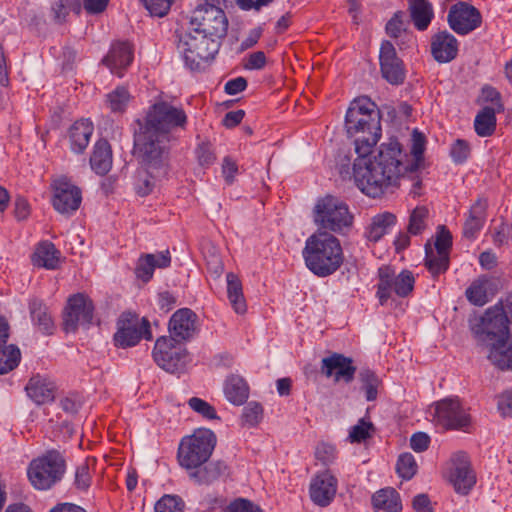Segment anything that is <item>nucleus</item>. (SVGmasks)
Listing matches in <instances>:
<instances>
[{
  "mask_svg": "<svg viewBox=\"0 0 512 512\" xmlns=\"http://www.w3.org/2000/svg\"><path fill=\"white\" fill-rule=\"evenodd\" d=\"M408 10L415 28L425 31L434 17L432 4L428 0H408Z\"/></svg>",
  "mask_w": 512,
  "mask_h": 512,
  "instance_id": "c756f323",
  "label": "nucleus"
},
{
  "mask_svg": "<svg viewBox=\"0 0 512 512\" xmlns=\"http://www.w3.org/2000/svg\"><path fill=\"white\" fill-rule=\"evenodd\" d=\"M396 470L403 479H411L417 472V463L411 453H403L399 456Z\"/></svg>",
  "mask_w": 512,
  "mask_h": 512,
  "instance_id": "49530a36",
  "label": "nucleus"
},
{
  "mask_svg": "<svg viewBox=\"0 0 512 512\" xmlns=\"http://www.w3.org/2000/svg\"><path fill=\"white\" fill-rule=\"evenodd\" d=\"M404 13L396 12L386 24V32L390 37L398 38L405 31Z\"/></svg>",
  "mask_w": 512,
  "mask_h": 512,
  "instance_id": "680f3d73",
  "label": "nucleus"
},
{
  "mask_svg": "<svg viewBox=\"0 0 512 512\" xmlns=\"http://www.w3.org/2000/svg\"><path fill=\"white\" fill-rule=\"evenodd\" d=\"M510 320L505 312L502 299L487 308L481 315L469 320L474 338L493 350H502L508 342Z\"/></svg>",
  "mask_w": 512,
  "mask_h": 512,
  "instance_id": "20e7f679",
  "label": "nucleus"
},
{
  "mask_svg": "<svg viewBox=\"0 0 512 512\" xmlns=\"http://www.w3.org/2000/svg\"><path fill=\"white\" fill-rule=\"evenodd\" d=\"M428 414L436 427L444 430L465 431L471 416L458 397L442 399L429 407Z\"/></svg>",
  "mask_w": 512,
  "mask_h": 512,
  "instance_id": "9b49d317",
  "label": "nucleus"
},
{
  "mask_svg": "<svg viewBox=\"0 0 512 512\" xmlns=\"http://www.w3.org/2000/svg\"><path fill=\"white\" fill-rule=\"evenodd\" d=\"M223 512H263V510L252 501L240 497L231 501Z\"/></svg>",
  "mask_w": 512,
  "mask_h": 512,
  "instance_id": "4d7b16f0",
  "label": "nucleus"
},
{
  "mask_svg": "<svg viewBox=\"0 0 512 512\" xmlns=\"http://www.w3.org/2000/svg\"><path fill=\"white\" fill-rule=\"evenodd\" d=\"M380 112L377 106L368 97L355 99L346 112L345 125L347 133L355 136L362 133L355 139V151L358 157L353 166L360 159H369L372 147L381 137Z\"/></svg>",
  "mask_w": 512,
  "mask_h": 512,
  "instance_id": "f03ea898",
  "label": "nucleus"
},
{
  "mask_svg": "<svg viewBox=\"0 0 512 512\" xmlns=\"http://www.w3.org/2000/svg\"><path fill=\"white\" fill-rule=\"evenodd\" d=\"M450 156L454 163H464L470 156L469 143L466 140L457 139L451 146Z\"/></svg>",
  "mask_w": 512,
  "mask_h": 512,
  "instance_id": "6e6d98bb",
  "label": "nucleus"
},
{
  "mask_svg": "<svg viewBox=\"0 0 512 512\" xmlns=\"http://www.w3.org/2000/svg\"><path fill=\"white\" fill-rule=\"evenodd\" d=\"M130 93L124 86H118L116 89L106 95V104L114 113L125 111L129 101Z\"/></svg>",
  "mask_w": 512,
  "mask_h": 512,
  "instance_id": "37998d69",
  "label": "nucleus"
},
{
  "mask_svg": "<svg viewBox=\"0 0 512 512\" xmlns=\"http://www.w3.org/2000/svg\"><path fill=\"white\" fill-rule=\"evenodd\" d=\"M154 362L164 371L181 373L190 363L189 354H152Z\"/></svg>",
  "mask_w": 512,
  "mask_h": 512,
  "instance_id": "c9c22d12",
  "label": "nucleus"
},
{
  "mask_svg": "<svg viewBox=\"0 0 512 512\" xmlns=\"http://www.w3.org/2000/svg\"><path fill=\"white\" fill-rule=\"evenodd\" d=\"M151 16H166L175 0H140Z\"/></svg>",
  "mask_w": 512,
  "mask_h": 512,
  "instance_id": "864d4df0",
  "label": "nucleus"
},
{
  "mask_svg": "<svg viewBox=\"0 0 512 512\" xmlns=\"http://www.w3.org/2000/svg\"><path fill=\"white\" fill-rule=\"evenodd\" d=\"M322 372L326 377H334L335 382L350 383L354 379L356 367L353 360L343 354H332L322 360Z\"/></svg>",
  "mask_w": 512,
  "mask_h": 512,
  "instance_id": "b1692460",
  "label": "nucleus"
},
{
  "mask_svg": "<svg viewBox=\"0 0 512 512\" xmlns=\"http://www.w3.org/2000/svg\"><path fill=\"white\" fill-rule=\"evenodd\" d=\"M448 479L453 485L455 491L462 495H467L476 483V475L471 468V463L467 453L463 451L456 452L450 460Z\"/></svg>",
  "mask_w": 512,
  "mask_h": 512,
  "instance_id": "a211bd4d",
  "label": "nucleus"
},
{
  "mask_svg": "<svg viewBox=\"0 0 512 512\" xmlns=\"http://www.w3.org/2000/svg\"><path fill=\"white\" fill-rule=\"evenodd\" d=\"M166 174H156L152 169L140 165L133 178V186L137 195L145 197L149 195L156 184V181Z\"/></svg>",
  "mask_w": 512,
  "mask_h": 512,
  "instance_id": "72a5a7b5",
  "label": "nucleus"
},
{
  "mask_svg": "<svg viewBox=\"0 0 512 512\" xmlns=\"http://www.w3.org/2000/svg\"><path fill=\"white\" fill-rule=\"evenodd\" d=\"M488 360L500 371H512V354H488Z\"/></svg>",
  "mask_w": 512,
  "mask_h": 512,
  "instance_id": "0e129e2a",
  "label": "nucleus"
},
{
  "mask_svg": "<svg viewBox=\"0 0 512 512\" xmlns=\"http://www.w3.org/2000/svg\"><path fill=\"white\" fill-rule=\"evenodd\" d=\"M51 187L53 190L52 206L58 213L70 216L79 209L82 192L69 178L66 176L55 178Z\"/></svg>",
  "mask_w": 512,
  "mask_h": 512,
  "instance_id": "dca6fc26",
  "label": "nucleus"
},
{
  "mask_svg": "<svg viewBox=\"0 0 512 512\" xmlns=\"http://www.w3.org/2000/svg\"><path fill=\"white\" fill-rule=\"evenodd\" d=\"M498 292V281L488 277L480 276L473 280L465 291L469 303L482 307Z\"/></svg>",
  "mask_w": 512,
  "mask_h": 512,
  "instance_id": "393cba45",
  "label": "nucleus"
},
{
  "mask_svg": "<svg viewBox=\"0 0 512 512\" xmlns=\"http://www.w3.org/2000/svg\"><path fill=\"white\" fill-rule=\"evenodd\" d=\"M337 456L336 448L328 443H320L316 447L315 457L322 462L323 465H330Z\"/></svg>",
  "mask_w": 512,
  "mask_h": 512,
  "instance_id": "052dcab7",
  "label": "nucleus"
},
{
  "mask_svg": "<svg viewBox=\"0 0 512 512\" xmlns=\"http://www.w3.org/2000/svg\"><path fill=\"white\" fill-rule=\"evenodd\" d=\"M359 378L362 383V390L365 393L367 401H374L378 396V387L380 386V380L376 374L371 370H362L359 373Z\"/></svg>",
  "mask_w": 512,
  "mask_h": 512,
  "instance_id": "c03bdc74",
  "label": "nucleus"
},
{
  "mask_svg": "<svg viewBox=\"0 0 512 512\" xmlns=\"http://www.w3.org/2000/svg\"><path fill=\"white\" fill-rule=\"evenodd\" d=\"M172 140L159 137L141 128L134 130V155L139 164L156 174H167L169 168V143Z\"/></svg>",
  "mask_w": 512,
  "mask_h": 512,
  "instance_id": "423d86ee",
  "label": "nucleus"
},
{
  "mask_svg": "<svg viewBox=\"0 0 512 512\" xmlns=\"http://www.w3.org/2000/svg\"><path fill=\"white\" fill-rule=\"evenodd\" d=\"M431 54L440 64L453 61L459 51V42L450 32L439 31L431 37Z\"/></svg>",
  "mask_w": 512,
  "mask_h": 512,
  "instance_id": "5701e85b",
  "label": "nucleus"
},
{
  "mask_svg": "<svg viewBox=\"0 0 512 512\" xmlns=\"http://www.w3.org/2000/svg\"><path fill=\"white\" fill-rule=\"evenodd\" d=\"M425 266L433 277L445 273L449 268V256L434 251L428 244L425 246Z\"/></svg>",
  "mask_w": 512,
  "mask_h": 512,
  "instance_id": "a19ab883",
  "label": "nucleus"
},
{
  "mask_svg": "<svg viewBox=\"0 0 512 512\" xmlns=\"http://www.w3.org/2000/svg\"><path fill=\"white\" fill-rule=\"evenodd\" d=\"M219 3V0H205L203 4L198 5L191 16V29L216 38L225 37L228 20Z\"/></svg>",
  "mask_w": 512,
  "mask_h": 512,
  "instance_id": "4468645a",
  "label": "nucleus"
},
{
  "mask_svg": "<svg viewBox=\"0 0 512 512\" xmlns=\"http://www.w3.org/2000/svg\"><path fill=\"white\" fill-rule=\"evenodd\" d=\"M430 444V437L423 432H418L412 435L410 439V446L415 452H423L428 449Z\"/></svg>",
  "mask_w": 512,
  "mask_h": 512,
  "instance_id": "774afa93",
  "label": "nucleus"
},
{
  "mask_svg": "<svg viewBox=\"0 0 512 512\" xmlns=\"http://www.w3.org/2000/svg\"><path fill=\"white\" fill-rule=\"evenodd\" d=\"M198 331L197 315L189 308H181L173 313L168 324V336L156 340L154 352H168L177 345L191 340Z\"/></svg>",
  "mask_w": 512,
  "mask_h": 512,
  "instance_id": "9d476101",
  "label": "nucleus"
},
{
  "mask_svg": "<svg viewBox=\"0 0 512 512\" xmlns=\"http://www.w3.org/2000/svg\"><path fill=\"white\" fill-rule=\"evenodd\" d=\"M497 410L501 417H512V391L505 390L496 396Z\"/></svg>",
  "mask_w": 512,
  "mask_h": 512,
  "instance_id": "bf43d9fd",
  "label": "nucleus"
},
{
  "mask_svg": "<svg viewBox=\"0 0 512 512\" xmlns=\"http://www.w3.org/2000/svg\"><path fill=\"white\" fill-rule=\"evenodd\" d=\"M94 131L93 123L87 119L76 121L70 128L69 139L72 151L82 153L88 146Z\"/></svg>",
  "mask_w": 512,
  "mask_h": 512,
  "instance_id": "c85d7f7f",
  "label": "nucleus"
},
{
  "mask_svg": "<svg viewBox=\"0 0 512 512\" xmlns=\"http://www.w3.org/2000/svg\"><path fill=\"white\" fill-rule=\"evenodd\" d=\"M153 257L151 254H143L139 257L136 267L135 275L143 282H148L153 277L154 267L152 264Z\"/></svg>",
  "mask_w": 512,
  "mask_h": 512,
  "instance_id": "603ef678",
  "label": "nucleus"
},
{
  "mask_svg": "<svg viewBox=\"0 0 512 512\" xmlns=\"http://www.w3.org/2000/svg\"><path fill=\"white\" fill-rule=\"evenodd\" d=\"M150 323L146 318L140 319L134 312H123L117 320L114 343L117 348L127 349L135 346L142 338L151 339Z\"/></svg>",
  "mask_w": 512,
  "mask_h": 512,
  "instance_id": "2eb2a0df",
  "label": "nucleus"
},
{
  "mask_svg": "<svg viewBox=\"0 0 512 512\" xmlns=\"http://www.w3.org/2000/svg\"><path fill=\"white\" fill-rule=\"evenodd\" d=\"M452 246V235L444 227L440 226L437 231L435 240V250L437 253H441L449 256V251Z\"/></svg>",
  "mask_w": 512,
  "mask_h": 512,
  "instance_id": "13d9d810",
  "label": "nucleus"
},
{
  "mask_svg": "<svg viewBox=\"0 0 512 512\" xmlns=\"http://www.w3.org/2000/svg\"><path fill=\"white\" fill-rule=\"evenodd\" d=\"M382 77L392 85H400L405 80V69L402 60L397 56L396 49L390 41H383L379 53Z\"/></svg>",
  "mask_w": 512,
  "mask_h": 512,
  "instance_id": "aec40b11",
  "label": "nucleus"
},
{
  "mask_svg": "<svg viewBox=\"0 0 512 512\" xmlns=\"http://www.w3.org/2000/svg\"><path fill=\"white\" fill-rule=\"evenodd\" d=\"M224 394L230 403L242 405L249 397V386L242 377L231 375L225 381Z\"/></svg>",
  "mask_w": 512,
  "mask_h": 512,
  "instance_id": "473e14b6",
  "label": "nucleus"
},
{
  "mask_svg": "<svg viewBox=\"0 0 512 512\" xmlns=\"http://www.w3.org/2000/svg\"><path fill=\"white\" fill-rule=\"evenodd\" d=\"M82 5L80 0H54L51 6L54 20L63 23L70 12L79 14Z\"/></svg>",
  "mask_w": 512,
  "mask_h": 512,
  "instance_id": "79ce46f5",
  "label": "nucleus"
},
{
  "mask_svg": "<svg viewBox=\"0 0 512 512\" xmlns=\"http://www.w3.org/2000/svg\"><path fill=\"white\" fill-rule=\"evenodd\" d=\"M447 21L454 32L466 35L480 27L482 16L473 5L459 1L450 7Z\"/></svg>",
  "mask_w": 512,
  "mask_h": 512,
  "instance_id": "6ab92c4d",
  "label": "nucleus"
},
{
  "mask_svg": "<svg viewBox=\"0 0 512 512\" xmlns=\"http://www.w3.org/2000/svg\"><path fill=\"white\" fill-rule=\"evenodd\" d=\"M30 315L33 323L45 334H52L54 324L47 307L39 299H32L29 303Z\"/></svg>",
  "mask_w": 512,
  "mask_h": 512,
  "instance_id": "e433bc0d",
  "label": "nucleus"
},
{
  "mask_svg": "<svg viewBox=\"0 0 512 512\" xmlns=\"http://www.w3.org/2000/svg\"><path fill=\"white\" fill-rule=\"evenodd\" d=\"M428 209L424 206L416 207L409 218L408 233L412 235L420 234L426 227Z\"/></svg>",
  "mask_w": 512,
  "mask_h": 512,
  "instance_id": "de8ad7c7",
  "label": "nucleus"
},
{
  "mask_svg": "<svg viewBox=\"0 0 512 512\" xmlns=\"http://www.w3.org/2000/svg\"><path fill=\"white\" fill-rule=\"evenodd\" d=\"M112 150L105 139L98 140L93 148L90 157V165L93 171L98 175L107 174L112 168Z\"/></svg>",
  "mask_w": 512,
  "mask_h": 512,
  "instance_id": "cd10ccee",
  "label": "nucleus"
},
{
  "mask_svg": "<svg viewBox=\"0 0 512 512\" xmlns=\"http://www.w3.org/2000/svg\"><path fill=\"white\" fill-rule=\"evenodd\" d=\"M195 152L200 165H210L215 160L211 145L208 143H201L198 145Z\"/></svg>",
  "mask_w": 512,
  "mask_h": 512,
  "instance_id": "338daca9",
  "label": "nucleus"
},
{
  "mask_svg": "<svg viewBox=\"0 0 512 512\" xmlns=\"http://www.w3.org/2000/svg\"><path fill=\"white\" fill-rule=\"evenodd\" d=\"M132 60V46L128 42L119 41L111 45L107 56L103 59V63L111 70L112 73L122 77L123 70L132 63Z\"/></svg>",
  "mask_w": 512,
  "mask_h": 512,
  "instance_id": "a878e982",
  "label": "nucleus"
},
{
  "mask_svg": "<svg viewBox=\"0 0 512 512\" xmlns=\"http://www.w3.org/2000/svg\"><path fill=\"white\" fill-rule=\"evenodd\" d=\"M352 220L348 205L331 195L318 200L314 208V221L324 230L341 232L344 228L351 226Z\"/></svg>",
  "mask_w": 512,
  "mask_h": 512,
  "instance_id": "f8f14e48",
  "label": "nucleus"
},
{
  "mask_svg": "<svg viewBox=\"0 0 512 512\" xmlns=\"http://www.w3.org/2000/svg\"><path fill=\"white\" fill-rule=\"evenodd\" d=\"M188 406L196 413L201 415L203 418L207 420L219 419L216 409L209 404L207 401L198 398L192 397L188 400Z\"/></svg>",
  "mask_w": 512,
  "mask_h": 512,
  "instance_id": "3c124183",
  "label": "nucleus"
},
{
  "mask_svg": "<svg viewBox=\"0 0 512 512\" xmlns=\"http://www.w3.org/2000/svg\"><path fill=\"white\" fill-rule=\"evenodd\" d=\"M9 338V324L7 320L0 316V352H20L15 344L7 345Z\"/></svg>",
  "mask_w": 512,
  "mask_h": 512,
  "instance_id": "e2e57ef3",
  "label": "nucleus"
},
{
  "mask_svg": "<svg viewBox=\"0 0 512 512\" xmlns=\"http://www.w3.org/2000/svg\"><path fill=\"white\" fill-rule=\"evenodd\" d=\"M60 252L55 245L49 241H43L38 244L33 254V264L48 270H54L59 263Z\"/></svg>",
  "mask_w": 512,
  "mask_h": 512,
  "instance_id": "2f4dec72",
  "label": "nucleus"
},
{
  "mask_svg": "<svg viewBox=\"0 0 512 512\" xmlns=\"http://www.w3.org/2000/svg\"><path fill=\"white\" fill-rule=\"evenodd\" d=\"M188 117L182 107L166 101H159L149 107L143 119L136 120L138 128L149 131L159 137L176 140V133L185 130Z\"/></svg>",
  "mask_w": 512,
  "mask_h": 512,
  "instance_id": "39448f33",
  "label": "nucleus"
},
{
  "mask_svg": "<svg viewBox=\"0 0 512 512\" xmlns=\"http://www.w3.org/2000/svg\"><path fill=\"white\" fill-rule=\"evenodd\" d=\"M94 306L84 294L78 293L68 299L64 315L63 328L65 332L76 331L79 325H90L93 319Z\"/></svg>",
  "mask_w": 512,
  "mask_h": 512,
  "instance_id": "f3484780",
  "label": "nucleus"
},
{
  "mask_svg": "<svg viewBox=\"0 0 512 512\" xmlns=\"http://www.w3.org/2000/svg\"><path fill=\"white\" fill-rule=\"evenodd\" d=\"M425 144V136L416 129L412 133L410 154L396 138H390L379 146L373 159L362 158L354 165L353 177L356 186L373 198L399 187L401 179L419 169Z\"/></svg>",
  "mask_w": 512,
  "mask_h": 512,
  "instance_id": "f257e3e1",
  "label": "nucleus"
},
{
  "mask_svg": "<svg viewBox=\"0 0 512 512\" xmlns=\"http://www.w3.org/2000/svg\"><path fill=\"white\" fill-rule=\"evenodd\" d=\"M373 430V424L362 418L358 421V423L355 426L351 428L349 438L351 442L360 443L370 438Z\"/></svg>",
  "mask_w": 512,
  "mask_h": 512,
  "instance_id": "5fc2aeb1",
  "label": "nucleus"
},
{
  "mask_svg": "<svg viewBox=\"0 0 512 512\" xmlns=\"http://www.w3.org/2000/svg\"><path fill=\"white\" fill-rule=\"evenodd\" d=\"M227 466L222 461H213L208 464L190 469L188 475L191 481L198 485H209L225 473Z\"/></svg>",
  "mask_w": 512,
  "mask_h": 512,
  "instance_id": "bb28decb",
  "label": "nucleus"
},
{
  "mask_svg": "<svg viewBox=\"0 0 512 512\" xmlns=\"http://www.w3.org/2000/svg\"><path fill=\"white\" fill-rule=\"evenodd\" d=\"M375 512H401L402 503L399 493L394 488H384L372 496Z\"/></svg>",
  "mask_w": 512,
  "mask_h": 512,
  "instance_id": "7c9ffc66",
  "label": "nucleus"
},
{
  "mask_svg": "<svg viewBox=\"0 0 512 512\" xmlns=\"http://www.w3.org/2000/svg\"><path fill=\"white\" fill-rule=\"evenodd\" d=\"M485 221V207L482 203H475L466 219L463 227V234L466 238L473 239L477 233L482 229Z\"/></svg>",
  "mask_w": 512,
  "mask_h": 512,
  "instance_id": "58836bf2",
  "label": "nucleus"
},
{
  "mask_svg": "<svg viewBox=\"0 0 512 512\" xmlns=\"http://www.w3.org/2000/svg\"><path fill=\"white\" fill-rule=\"evenodd\" d=\"M184 501L177 495H164L155 504V512H183Z\"/></svg>",
  "mask_w": 512,
  "mask_h": 512,
  "instance_id": "09e8293b",
  "label": "nucleus"
},
{
  "mask_svg": "<svg viewBox=\"0 0 512 512\" xmlns=\"http://www.w3.org/2000/svg\"><path fill=\"white\" fill-rule=\"evenodd\" d=\"M95 463L94 459H86L76 469L75 485L78 489L86 490L91 485V466Z\"/></svg>",
  "mask_w": 512,
  "mask_h": 512,
  "instance_id": "8fccbe9b",
  "label": "nucleus"
},
{
  "mask_svg": "<svg viewBox=\"0 0 512 512\" xmlns=\"http://www.w3.org/2000/svg\"><path fill=\"white\" fill-rule=\"evenodd\" d=\"M302 254L307 268L318 277L332 275L344 261L340 241L326 231L308 237Z\"/></svg>",
  "mask_w": 512,
  "mask_h": 512,
  "instance_id": "7ed1b4c3",
  "label": "nucleus"
},
{
  "mask_svg": "<svg viewBox=\"0 0 512 512\" xmlns=\"http://www.w3.org/2000/svg\"><path fill=\"white\" fill-rule=\"evenodd\" d=\"M65 470L66 462L62 454L50 450L30 462L27 475L35 489L48 490L61 481Z\"/></svg>",
  "mask_w": 512,
  "mask_h": 512,
  "instance_id": "1a4fd4ad",
  "label": "nucleus"
},
{
  "mask_svg": "<svg viewBox=\"0 0 512 512\" xmlns=\"http://www.w3.org/2000/svg\"><path fill=\"white\" fill-rule=\"evenodd\" d=\"M216 443L215 433L206 428L196 429L191 435L183 437L177 450L180 467L189 471L204 465L211 457Z\"/></svg>",
  "mask_w": 512,
  "mask_h": 512,
  "instance_id": "0eeeda50",
  "label": "nucleus"
},
{
  "mask_svg": "<svg viewBox=\"0 0 512 512\" xmlns=\"http://www.w3.org/2000/svg\"><path fill=\"white\" fill-rule=\"evenodd\" d=\"M338 488L337 478L329 470L317 473L311 480L309 495L314 504L327 507L335 498Z\"/></svg>",
  "mask_w": 512,
  "mask_h": 512,
  "instance_id": "412c9836",
  "label": "nucleus"
},
{
  "mask_svg": "<svg viewBox=\"0 0 512 512\" xmlns=\"http://www.w3.org/2000/svg\"><path fill=\"white\" fill-rule=\"evenodd\" d=\"M415 284L413 273L409 270H402L396 274L391 266L383 265L378 269V282L376 296L381 305H385L394 293L398 297L409 296Z\"/></svg>",
  "mask_w": 512,
  "mask_h": 512,
  "instance_id": "ddd939ff",
  "label": "nucleus"
},
{
  "mask_svg": "<svg viewBox=\"0 0 512 512\" xmlns=\"http://www.w3.org/2000/svg\"><path fill=\"white\" fill-rule=\"evenodd\" d=\"M227 297L234 311L237 314H244L247 310L246 301L243 295L242 283L233 272L226 275Z\"/></svg>",
  "mask_w": 512,
  "mask_h": 512,
  "instance_id": "f704fd0d",
  "label": "nucleus"
},
{
  "mask_svg": "<svg viewBox=\"0 0 512 512\" xmlns=\"http://www.w3.org/2000/svg\"><path fill=\"white\" fill-rule=\"evenodd\" d=\"M58 387L48 375L35 374L25 385V392L36 405H44L54 401Z\"/></svg>",
  "mask_w": 512,
  "mask_h": 512,
  "instance_id": "4be33fe9",
  "label": "nucleus"
},
{
  "mask_svg": "<svg viewBox=\"0 0 512 512\" xmlns=\"http://www.w3.org/2000/svg\"><path fill=\"white\" fill-rule=\"evenodd\" d=\"M220 39L192 30L180 37L177 48L190 70H200L203 63L212 60L218 53Z\"/></svg>",
  "mask_w": 512,
  "mask_h": 512,
  "instance_id": "6e6552de",
  "label": "nucleus"
},
{
  "mask_svg": "<svg viewBox=\"0 0 512 512\" xmlns=\"http://www.w3.org/2000/svg\"><path fill=\"white\" fill-rule=\"evenodd\" d=\"M496 127L495 111L491 107H484L475 117L474 128L477 135L487 137L493 134Z\"/></svg>",
  "mask_w": 512,
  "mask_h": 512,
  "instance_id": "ea45409f",
  "label": "nucleus"
},
{
  "mask_svg": "<svg viewBox=\"0 0 512 512\" xmlns=\"http://www.w3.org/2000/svg\"><path fill=\"white\" fill-rule=\"evenodd\" d=\"M396 223V216L390 212H384L373 217L366 236L370 241L377 242Z\"/></svg>",
  "mask_w": 512,
  "mask_h": 512,
  "instance_id": "4c0bfd02",
  "label": "nucleus"
},
{
  "mask_svg": "<svg viewBox=\"0 0 512 512\" xmlns=\"http://www.w3.org/2000/svg\"><path fill=\"white\" fill-rule=\"evenodd\" d=\"M263 418V407L260 403L251 401L243 409L242 424L248 427H254L260 423Z\"/></svg>",
  "mask_w": 512,
  "mask_h": 512,
  "instance_id": "a18cd8bd",
  "label": "nucleus"
},
{
  "mask_svg": "<svg viewBox=\"0 0 512 512\" xmlns=\"http://www.w3.org/2000/svg\"><path fill=\"white\" fill-rule=\"evenodd\" d=\"M21 360V354H0V375L16 368Z\"/></svg>",
  "mask_w": 512,
  "mask_h": 512,
  "instance_id": "69168bd1",
  "label": "nucleus"
}]
</instances>
